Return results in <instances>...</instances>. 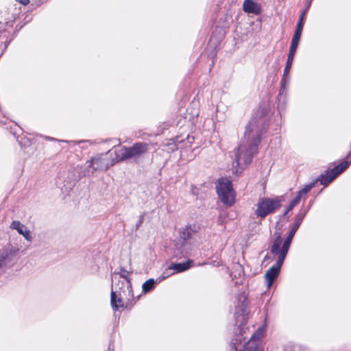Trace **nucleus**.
I'll list each match as a JSON object with an SVG mask.
<instances>
[{
  "label": "nucleus",
  "mask_w": 351,
  "mask_h": 351,
  "mask_svg": "<svg viewBox=\"0 0 351 351\" xmlns=\"http://www.w3.org/2000/svg\"><path fill=\"white\" fill-rule=\"evenodd\" d=\"M154 285L155 280L153 278L147 280L143 284V291L145 293L150 291L154 287Z\"/></svg>",
  "instance_id": "20"
},
{
  "label": "nucleus",
  "mask_w": 351,
  "mask_h": 351,
  "mask_svg": "<svg viewBox=\"0 0 351 351\" xmlns=\"http://www.w3.org/2000/svg\"><path fill=\"white\" fill-rule=\"evenodd\" d=\"M193 261H188L184 263H175L171 265V269H173L174 274L184 271L192 267Z\"/></svg>",
  "instance_id": "16"
},
{
  "label": "nucleus",
  "mask_w": 351,
  "mask_h": 351,
  "mask_svg": "<svg viewBox=\"0 0 351 351\" xmlns=\"http://www.w3.org/2000/svg\"><path fill=\"white\" fill-rule=\"evenodd\" d=\"M282 264L276 263L274 266L269 268L265 274V280L267 288H270L274 281L276 280L279 274L280 267Z\"/></svg>",
  "instance_id": "8"
},
{
  "label": "nucleus",
  "mask_w": 351,
  "mask_h": 351,
  "mask_svg": "<svg viewBox=\"0 0 351 351\" xmlns=\"http://www.w3.org/2000/svg\"><path fill=\"white\" fill-rule=\"evenodd\" d=\"M122 278L119 279L118 283L115 284V288L118 287L119 289V294L121 295L123 293V296L128 300L134 299V295L132 289V283L130 279V273L125 269L121 268L119 272H114L112 275V280H117V276Z\"/></svg>",
  "instance_id": "2"
},
{
  "label": "nucleus",
  "mask_w": 351,
  "mask_h": 351,
  "mask_svg": "<svg viewBox=\"0 0 351 351\" xmlns=\"http://www.w3.org/2000/svg\"><path fill=\"white\" fill-rule=\"evenodd\" d=\"M183 237H184V239H186V237H189V231L188 228H186L184 230Z\"/></svg>",
  "instance_id": "25"
},
{
  "label": "nucleus",
  "mask_w": 351,
  "mask_h": 351,
  "mask_svg": "<svg viewBox=\"0 0 351 351\" xmlns=\"http://www.w3.org/2000/svg\"><path fill=\"white\" fill-rule=\"evenodd\" d=\"M130 157H136L145 153L147 151V145L146 143H137L132 147H128Z\"/></svg>",
  "instance_id": "12"
},
{
  "label": "nucleus",
  "mask_w": 351,
  "mask_h": 351,
  "mask_svg": "<svg viewBox=\"0 0 351 351\" xmlns=\"http://www.w3.org/2000/svg\"><path fill=\"white\" fill-rule=\"evenodd\" d=\"M314 186V184L311 183L306 185L303 189L298 191V194L302 197L310 191V190Z\"/></svg>",
  "instance_id": "22"
},
{
  "label": "nucleus",
  "mask_w": 351,
  "mask_h": 351,
  "mask_svg": "<svg viewBox=\"0 0 351 351\" xmlns=\"http://www.w3.org/2000/svg\"><path fill=\"white\" fill-rule=\"evenodd\" d=\"M300 25L301 24H298L296 30L295 32L294 36L291 40V44L289 51H291L293 52H296V50H297L300 40V37H301V34H302V29H303L302 27H301Z\"/></svg>",
  "instance_id": "15"
},
{
  "label": "nucleus",
  "mask_w": 351,
  "mask_h": 351,
  "mask_svg": "<svg viewBox=\"0 0 351 351\" xmlns=\"http://www.w3.org/2000/svg\"><path fill=\"white\" fill-rule=\"evenodd\" d=\"M130 158L128 147H122L116 150V159L117 160H124Z\"/></svg>",
  "instance_id": "17"
},
{
  "label": "nucleus",
  "mask_w": 351,
  "mask_h": 351,
  "mask_svg": "<svg viewBox=\"0 0 351 351\" xmlns=\"http://www.w3.org/2000/svg\"><path fill=\"white\" fill-rule=\"evenodd\" d=\"M258 141L257 120L252 118L245 126L244 136L237 149L234 152L235 161L233 165L236 173H241L251 162L254 147Z\"/></svg>",
  "instance_id": "1"
},
{
  "label": "nucleus",
  "mask_w": 351,
  "mask_h": 351,
  "mask_svg": "<svg viewBox=\"0 0 351 351\" xmlns=\"http://www.w3.org/2000/svg\"><path fill=\"white\" fill-rule=\"evenodd\" d=\"M295 54V52L289 51V53L288 59H287V65L285 69V75H288L289 70L291 68V65H292V63L293 61Z\"/></svg>",
  "instance_id": "19"
},
{
  "label": "nucleus",
  "mask_w": 351,
  "mask_h": 351,
  "mask_svg": "<svg viewBox=\"0 0 351 351\" xmlns=\"http://www.w3.org/2000/svg\"><path fill=\"white\" fill-rule=\"evenodd\" d=\"M305 12H304L303 13L301 14L300 16V20L298 21V24H301V27L303 28V20L304 19V16H305Z\"/></svg>",
  "instance_id": "24"
},
{
  "label": "nucleus",
  "mask_w": 351,
  "mask_h": 351,
  "mask_svg": "<svg viewBox=\"0 0 351 351\" xmlns=\"http://www.w3.org/2000/svg\"><path fill=\"white\" fill-rule=\"evenodd\" d=\"M247 306V297L242 294L239 298V302L237 305V311L236 313L239 314V316H241L242 321L245 319V317L246 314V310Z\"/></svg>",
  "instance_id": "11"
},
{
  "label": "nucleus",
  "mask_w": 351,
  "mask_h": 351,
  "mask_svg": "<svg viewBox=\"0 0 351 351\" xmlns=\"http://www.w3.org/2000/svg\"><path fill=\"white\" fill-rule=\"evenodd\" d=\"M10 227L11 228L16 230L20 234H22L26 240H32L30 232L27 230L25 226L21 224L19 221H12Z\"/></svg>",
  "instance_id": "13"
},
{
  "label": "nucleus",
  "mask_w": 351,
  "mask_h": 351,
  "mask_svg": "<svg viewBox=\"0 0 351 351\" xmlns=\"http://www.w3.org/2000/svg\"><path fill=\"white\" fill-rule=\"evenodd\" d=\"M293 208H290V205L289 206L287 211L285 212V215L287 214L290 210H291Z\"/></svg>",
  "instance_id": "27"
},
{
  "label": "nucleus",
  "mask_w": 351,
  "mask_h": 351,
  "mask_svg": "<svg viewBox=\"0 0 351 351\" xmlns=\"http://www.w3.org/2000/svg\"><path fill=\"white\" fill-rule=\"evenodd\" d=\"M233 350H234V351H237V348L235 347V346H234H234H233Z\"/></svg>",
  "instance_id": "29"
},
{
  "label": "nucleus",
  "mask_w": 351,
  "mask_h": 351,
  "mask_svg": "<svg viewBox=\"0 0 351 351\" xmlns=\"http://www.w3.org/2000/svg\"><path fill=\"white\" fill-rule=\"evenodd\" d=\"M173 274H174V271H173V269H171V266H169L162 272V275L158 278V280L160 282Z\"/></svg>",
  "instance_id": "21"
},
{
  "label": "nucleus",
  "mask_w": 351,
  "mask_h": 351,
  "mask_svg": "<svg viewBox=\"0 0 351 351\" xmlns=\"http://www.w3.org/2000/svg\"><path fill=\"white\" fill-rule=\"evenodd\" d=\"M302 197L297 194L296 197L291 202L290 208H293L296 205L299 204Z\"/></svg>",
  "instance_id": "23"
},
{
  "label": "nucleus",
  "mask_w": 351,
  "mask_h": 351,
  "mask_svg": "<svg viewBox=\"0 0 351 351\" xmlns=\"http://www.w3.org/2000/svg\"><path fill=\"white\" fill-rule=\"evenodd\" d=\"M217 191L221 201L228 206H232L235 202V193L232 183L226 179H219L217 184Z\"/></svg>",
  "instance_id": "3"
},
{
  "label": "nucleus",
  "mask_w": 351,
  "mask_h": 351,
  "mask_svg": "<svg viewBox=\"0 0 351 351\" xmlns=\"http://www.w3.org/2000/svg\"><path fill=\"white\" fill-rule=\"evenodd\" d=\"M304 217V213H300L296 216L294 223H293V227H292L291 231L289 232V234L287 238L286 239L290 243H291L292 239L294 237V234H295L297 230L300 227Z\"/></svg>",
  "instance_id": "14"
},
{
  "label": "nucleus",
  "mask_w": 351,
  "mask_h": 351,
  "mask_svg": "<svg viewBox=\"0 0 351 351\" xmlns=\"http://www.w3.org/2000/svg\"><path fill=\"white\" fill-rule=\"evenodd\" d=\"M349 165L347 161L341 162L339 165L335 167L331 171H327L322 175L320 182L322 184L326 185L332 182L338 175L343 172Z\"/></svg>",
  "instance_id": "7"
},
{
  "label": "nucleus",
  "mask_w": 351,
  "mask_h": 351,
  "mask_svg": "<svg viewBox=\"0 0 351 351\" xmlns=\"http://www.w3.org/2000/svg\"><path fill=\"white\" fill-rule=\"evenodd\" d=\"M264 335V330L258 328L255 333L244 343L243 349L241 351H263L262 347L260 346L259 339Z\"/></svg>",
  "instance_id": "6"
},
{
  "label": "nucleus",
  "mask_w": 351,
  "mask_h": 351,
  "mask_svg": "<svg viewBox=\"0 0 351 351\" xmlns=\"http://www.w3.org/2000/svg\"><path fill=\"white\" fill-rule=\"evenodd\" d=\"M111 305L112 308L118 309L123 306V302L120 297H117L115 291L111 292Z\"/></svg>",
  "instance_id": "18"
},
{
  "label": "nucleus",
  "mask_w": 351,
  "mask_h": 351,
  "mask_svg": "<svg viewBox=\"0 0 351 351\" xmlns=\"http://www.w3.org/2000/svg\"><path fill=\"white\" fill-rule=\"evenodd\" d=\"M243 10L246 13L258 14L261 12L260 5L253 0H245Z\"/></svg>",
  "instance_id": "10"
},
{
  "label": "nucleus",
  "mask_w": 351,
  "mask_h": 351,
  "mask_svg": "<svg viewBox=\"0 0 351 351\" xmlns=\"http://www.w3.org/2000/svg\"><path fill=\"white\" fill-rule=\"evenodd\" d=\"M281 197H276L275 199L261 198L257 203L255 214L258 217L264 218L278 208L281 205Z\"/></svg>",
  "instance_id": "4"
},
{
  "label": "nucleus",
  "mask_w": 351,
  "mask_h": 351,
  "mask_svg": "<svg viewBox=\"0 0 351 351\" xmlns=\"http://www.w3.org/2000/svg\"><path fill=\"white\" fill-rule=\"evenodd\" d=\"M19 2H20L21 3H22L23 5H27L29 3V0H17Z\"/></svg>",
  "instance_id": "26"
},
{
  "label": "nucleus",
  "mask_w": 351,
  "mask_h": 351,
  "mask_svg": "<svg viewBox=\"0 0 351 351\" xmlns=\"http://www.w3.org/2000/svg\"><path fill=\"white\" fill-rule=\"evenodd\" d=\"M88 163V167H93V171L97 170H106L109 167L108 164L104 162V160L102 158V156L92 158V160L89 161Z\"/></svg>",
  "instance_id": "9"
},
{
  "label": "nucleus",
  "mask_w": 351,
  "mask_h": 351,
  "mask_svg": "<svg viewBox=\"0 0 351 351\" xmlns=\"http://www.w3.org/2000/svg\"><path fill=\"white\" fill-rule=\"evenodd\" d=\"M3 260L1 259L0 260V267L3 265Z\"/></svg>",
  "instance_id": "28"
},
{
  "label": "nucleus",
  "mask_w": 351,
  "mask_h": 351,
  "mask_svg": "<svg viewBox=\"0 0 351 351\" xmlns=\"http://www.w3.org/2000/svg\"><path fill=\"white\" fill-rule=\"evenodd\" d=\"M291 243L287 239H283L280 236H278L274 241L271 246V254L276 259V263L282 264L287 254Z\"/></svg>",
  "instance_id": "5"
}]
</instances>
